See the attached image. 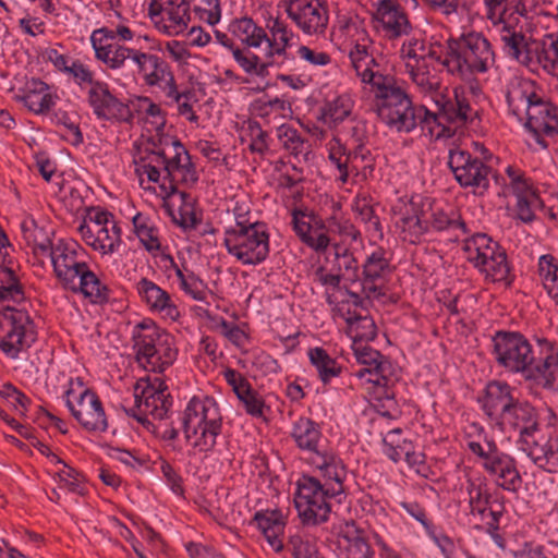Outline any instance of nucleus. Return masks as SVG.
<instances>
[{"instance_id":"nucleus-39","label":"nucleus","mask_w":558,"mask_h":558,"mask_svg":"<svg viewBox=\"0 0 558 558\" xmlns=\"http://www.w3.org/2000/svg\"><path fill=\"white\" fill-rule=\"evenodd\" d=\"M376 19L390 37H399L407 34L410 24L407 15L396 8L391 1L383 0L376 11Z\"/></svg>"},{"instance_id":"nucleus-30","label":"nucleus","mask_w":558,"mask_h":558,"mask_svg":"<svg viewBox=\"0 0 558 558\" xmlns=\"http://www.w3.org/2000/svg\"><path fill=\"white\" fill-rule=\"evenodd\" d=\"M77 231L88 246L101 254L113 253L121 243V229L117 222L107 227L82 222Z\"/></svg>"},{"instance_id":"nucleus-3","label":"nucleus","mask_w":558,"mask_h":558,"mask_svg":"<svg viewBox=\"0 0 558 558\" xmlns=\"http://www.w3.org/2000/svg\"><path fill=\"white\" fill-rule=\"evenodd\" d=\"M495 64L492 45L481 33H469L458 39H448L444 68L451 75L468 80L485 73Z\"/></svg>"},{"instance_id":"nucleus-1","label":"nucleus","mask_w":558,"mask_h":558,"mask_svg":"<svg viewBox=\"0 0 558 558\" xmlns=\"http://www.w3.org/2000/svg\"><path fill=\"white\" fill-rule=\"evenodd\" d=\"M134 163L136 173L146 174L150 182L158 183L163 173L160 189L167 198L175 195L180 184L190 187L198 181L190 154L177 140L149 141Z\"/></svg>"},{"instance_id":"nucleus-18","label":"nucleus","mask_w":558,"mask_h":558,"mask_svg":"<svg viewBox=\"0 0 558 558\" xmlns=\"http://www.w3.org/2000/svg\"><path fill=\"white\" fill-rule=\"evenodd\" d=\"M130 65L132 66V72L141 76L148 86L166 83L167 97L172 98L174 101H179L183 96L178 92L174 76L168 62L161 57L135 49Z\"/></svg>"},{"instance_id":"nucleus-15","label":"nucleus","mask_w":558,"mask_h":558,"mask_svg":"<svg viewBox=\"0 0 558 558\" xmlns=\"http://www.w3.org/2000/svg\"><path fill=\"white\" fill-rule=\"evenodd\" d=\"M313 476H303L298 482L294 497L295 508L305 524H319L328 520L330 513L329 489Z\"/></svg>"},{"instance_id":"nucleus-35","label":"nucleus","mask_w":558,"mask_h":558,"mask_svg":"<svg viewBox=\"0 0 558 558\" xmlns=\"http://www.w3.org/2000/svg\"><path fill=\"white\" fill-rule=\"evenodd\" d=\"M291 436L301 450L313 453V457H317L322 450H327L322 444L319 425L308 417H300L293 424Z\"/></svg>"},{"instance_id":"nucleus-24","label":"nucleus","mask_w":558,"mask_h":558,"mask_svg":"<svg viewBox=\"0 0 558 558\" xmlns=\"http://www.w3.org/2000/svg\"><path fill=\"white\" fill-rule=\"evenodd\" d=\"M111 28L101 27L95 29L90 35V44L95 57L110 70H119L131 59L135 49L129 48L118 41H112Z\"/></svg>"},{"instance_id":"nucleus-13","label":"nucleus","mask_w":558,"mask_h":558,"mask_svg":"<svg viewBox=\"0 0 558 558\" xmlns=\"http://www.w3.org/2000/svg\"><path fill=\"white\" fill-rule=\"evenodd\" d=\"M37 339V331L29 314L14 307L0 312V350L9 357L16 359Z\"/></svg>"},{"instance_id":"nucleus-5","label":"nucleus","mask_w":558,"mask_h":558,"mask_svg":"<svg viewBox=\"0 0 558 558\" xmlns=\"http://www.w3.org/2000/svg\"><path fill=\"white\" fill-rule=\"evenodd\" d=\"M376 113L390 129L409 133L417 124L426 125L425 107H415L409 95L397 85L391 76L390 82H384L375 88Z\"/></svg>"},{"instance_id":"nucleus-37","label":"nucleus","mask_w":558,"mask_h":558,"mask_svg":"<svg viewBox=\"0 0 558 558\" xmlns=\"http://www.w3.org/2000/svg\"><path fill=\"white\" fill-rule=\"evenodd\" d=\"M522 449L541 469L549 473L558 472V435L549 437L543 444L534 436L530 444L522 446Z\"/></svg>"},{"instance_id":"nucleus-50","label":"nucleus","mask_w":558,"mask_h":558,"mask_svg":"<svg viewBox=\"0 0 558 558\" xmlns=\"http://www.w3.org/2000/svg\"><path fill=\"white\" fill-rule=\"evenodd\" d=\"M352 338L356 340H373L377 336V328L372 317L349 315L345 318Z\"/></svg>"},{"instance_id":"nucleus-27","label":"nucleus","mask_w":558,"mask_h":558,"mask_svg":"<svg viewBox=\"0 0 558 558\" xmlns=\"http://www.w3.org/2000/svg\"><path fill=\"white\" fill-rule=\"evenodd\" d=\"M502 428L510 427L520 433V442L530 444V439L537 432V413L534 407L529 402H521L517 399L512 401L504 415L497 422Z\"/></svg>"},{"instance_id":"nucleus-56","label":"nucleus","mask_w":558,"mask_h":558,"mask_svg":"<svg viewBox=\"0 0 558 558\" xmlns=\"http://www.w3.org/2000/svg\"><path fill=\"white\" fill-rule=\"evenodd\" d=\"M538 343L542 347V354H544L541 368L543 379L550 384L558 377V349L547 339L538 340Z\"/></svg>"},{"instance_id":"nucleus-53","label":"nucleus","mask_w":558,"mask_h":558,"mask_svg":"<svg viewBox=\"0 0 558 558\" xmlns=\"http://www.w3.org/2000/svg\"><path fill=\"white\" fill-rule=\"evenodd\" d=\"M427 219L429 220V231H460L462 234L468 232L465 222L460 216H449L440 208L433 210Z\"/></svg>"},{"instance_id":"nucleus-58","label":"nucleus","mask_w":558,"mask_h":558,"mask_svg":"<svg viewBox=\"0 0 558 558\" xmlns=\"http://www.w3.org/2000/svg\"><path fill=\"white\" fill-rule=\"evenodd\" d=\"M402 430L400 428L391 429L383 439L384 452L393 462H399L404 458L408 450L412 449V442L408 440H400Z\"/></svg>"},{"instance_id":"nucleus-60","label":"nucleus","mask_w":558,"mask_h":558,"mask_svg":"<svg viewBox=\"0 0 558 558\" xmlns=\"http://www.w3.org/2000/svg\"><path fill=\"white\" fill-rule=\"evenodd\" d=\"M337 272L352 282L359 280V263L354 255L344 247L336 246L335 252Z\"/></svg>"},{"instance_id":"nucleus-51","label":"nucleus","mask_w":558,"mask_h":558,"mask_svg":"<svg viewBox=\"0 0 558 558\" xmlns=\"http://www.w3.org/2000/svg\"><path fill=\"white\" fill-rule=\"evenodd\" d=\"M329 161L339 172L338 179L342 183H347L349 177L352 175L350 167V158L348 148L339 141L335 140L329 143Z\"/></svg>"},{"instance_id":"nucleus-61","label":"nucleus","mask_w":558,"mask_h":558,"mask_svg":"<svg viewBox=\"0 0 558 558\" xmlns=\"http://www.w3.org/2000/svg\"><path fill=\"white\" fill-rule=\"evenodd\" d=\"M425 206L430 209V205L423 203L420 197H411L410 199L400 198L392 207L395 220L397 218H422L427 217Z\"/></svg>"},{"instance_id":"nucleus-8","label":"nucleus","mask_w":558,"mask_h":558,"mask_svg":"<svg viewBox=\"0 0 558 558\" xmlns=\"http://www.w3.org/2000/svg\"><path fill=\"white\" fill-rule=\"evenodd\" d=\"M227 252L243 265H258L269 255V233L265 223L235 213V225L226 229Z\"/></svg>"},{"instance_id":"nucleus-4","label":"nucleus","mask_w":558,"mask_h":558,"mask_svg":"<svg viewBox=\"0 0 558 558\" xmlns=\"http://www.w3.org/2000/svg\"><path fill=\"white\" fill-rule=\"evenodd\" d=\"M181 421L185 440L195 452L207 453L215 448L222 428V415L214 398H192Z\"/></svg>"},{"instance_id":"nucleus-21","label":"nucleus","mask_w":558,"mask_h":558,"mask_svg":"<svg viewBox=\"0 0 558 558\" xmlns=\"http://www.w3.org/2000/svg\"><path fill=\"white\" fill-rule=\"evenodd\" d=\"M73 389L66 390V407L73 417L87 432L104 433L108 428V418L105 413L102 402L97 393L88 388L84 389L74 404L70 396Z\"/></svg>"},{"instance_id":"nucleus-20","label":"nucleus","mask_w":558,"mask_h":558,"mask_svg":"<svg viewBox=\"0 0 558 558\" xmlns=\"http://www.w3.org/2000/svg\"><path fill=\"white\" fill-rule=\"evenodd\" d=\"M86 101L98 120L109 122H131L133 113L128 104L114 96L108 83L100 82L86 89Z\"/></svg>"},{"instance_id":"nucleus-38","label":"nucleus","mask_w":558,"mask_h":558,"mask_svg":"<svg viewBox=\"0 0 558 558\" xmlns=\"http://www.w3.org/2000/svg\"><path fill=\"white\" fill-rule=\"evenodd\" d=\"M73 292H81L94 304H104L109 301L110 289L104 284L87 266L75 279Z\"/></svg>"},{"instance_id":"nucleus-54","label":"nucleus","mask_w":558,"mask_h":558,"mask_svg":"<svg viewBox=\"0 0 558 558\" xmlns=\"http://www.w3.org/2000/svg\"><path fill=\"white\" fill-rule=\"evenodd\" d=\"M175 194L180 195L181 205L178 209L179 217L174 215L172 216L173 221L185 230L195 229L199 223V219L197 218L194 208L195 199L184 191L178 190Z\"/></svg>"},{"instance_id":"nucleus-29","label":"nucleus","mask_w":558,"mask_h":558,"mask_svg":"<svg viewBox=\"0 0 558 558\" xmlns=\"http://www.w3.org/2000/svg\"><path fill=\"white\" fill-rule=\"evenodd\" d=\"M337 549L339 558H373L374 555L363 530L353 520L337 526Z\"/></svg>"},{"instance_id":"nucleus-26","label":"nucleus","mask_w":558,"mask_h":558,"mask_svg":"<svg viewBox=\"0 0 558 558\" xmlns=\"http://www.w3.org/2000/svg\"><path fill=\"white\" fill-rule=\"evenodd\" d=\"M75 242L59 241L50 252V258L56 277L64 289H74L75 279L87 267L77 260Z\"/></svg>"},{"instance_id":"nucleus-62","label":"nucleus","mask_w":558,"mask_h":558,"mask_svg":"<svg viewBox=\"0 0 558 558\" xmlns=\"http://www.w3.org/2000/svg\"><path fill=\"white\" fill-rule=\"evenodd\" d=\"M356 217L364 222L369 229L376 232L381 231L379 218L375 215L373 206L365 196H356L352 205Z\"/></svg>"},{"instance_id":"nucleus-55","label":"nucleus","mask_w":558,"mask_h":558,"mask_svg":"<svg viewBox=\"0 0 558 558\" xmlns=\"http://www.w3.org/2000/svg\"><path fill=\"white\" fill-rule=\"evenodd\" d=\"M502 24L504 34L501 35V40L504 43V47L507 50L508 54L513 57L517 60H521L523 52L527 48V44L525 41V36L521 32H517L513 27L508 24L507 17H505V23Z\"/></svg>"},{"instance_id":"nucleus-9","label":"nucleus","mask_w":558,"mask_h":558,"mask_svg":"<svg viewBox=\"0 0 558 558\" xmlns=\"http://www.w3.org/2000/svg\"><path fill=\"white\" fill-rule=\"evenodd\" d=\"M493 354L497 364L527 379H543L542 361L534 355L532 344L520 332L499 330L493 337Z\"/></svg>"},{"instance_id":"nucleus-32","label":"nucleus","mask_w":558,"mask_h":558,"mask_svg":"<svg viewBox=\"0 0 558 558\" xmlns=\"http://www.w3.org/2000/svg\"><path fill=\"white\" fill-rule=\"evenodd\" d=\"M136 290L150 311L162 313L172 320L179 317V310L170 294L155 282L142 278L136 284Z\"/></svg>"},{"instance_id":"nucleus-22","label":"nucleus","mask_w":558,"mask_h":558,"mask_svg":"<svg viewBox=\"0 0 558 558\" xmlns=\"http://www.w3.org/2000/svg\"><path fill=\"white\" fill-rule=\"evenodd\" d=\"M286 12L306 35L324 34L328 21V9L320 0H287Z\"/></svg>"},{"instance_id":"nucleus-12","label":"nucleus","mask_w":558,"mask_h":558,"mask_svg":"<svg viewBox=\"0 0 558 558\" xmlns=\"http://www.w3.org/2000/svg\"><path fill=\"white\" fill-rule=\"evenodd\" d=\"M466 490L470 506L469 522L474 529L487 532L501 546L504 539L498 531L499 521L505 513L502 499L473 482H469Z\"/></svg>"},{"instance_id":"nucleus-63","label":"nucleus","mask_w":558,"mask_h":558,"mask_svg":"<svg viewBox=\"0 0 558 558\" xmlns=\"http://www.w3.org/2000/svg\"><path fill=\"white\" fill-rule=\"evenodd\" d=\"M246 135L250 138L248 148L252 153L264 155L269 149L268 133L256 121L248 120Z\"/></svg>"},{"instance_id":"nucleus-17","label":"nucleus","mask_w":558,"mask_h":558,"mask_svg":"<svg viewBox=\"0 0 558 558\" xmlns=\"http://www.w3.org/2000/svg\"><path fill=\"white\" fill-rule=\"evenodd\" d=\"M435 105L437 112H430L427 109L425 112V122L428 126L432 123L440 125L442 122H447L456 128H461L472 124L478 119V110L471 106L464 92L458 88L453 90V96L436 94Z\"/></svg>"},{"instance_id":"nucleus-28","label":"nucleus","mask_w":558,"mask_h":558,"mask_svg":"<svg viewBox=\"0 0 558 558\" xmlns=\"http://www.w3.org/2000/svg\"><path fill=\"white\" fill-rule=\"evenodd\" d=\"M292 227L299 239L308 247L319 252L329 245V236L324 231L325 226L314 214L294 208L292 210Z\"/></svg>"},{"instance_id":"nucleus-14","label":"nucleus","mask_w":558,"mask_h":558,"mask_svg":"<svg viewBox=\"0 0 558 558\" xmlns=\"http://www.w3.org/2000/svg\"><path fill=\"white\" fill-rule=\"evenodd\" d=\"M448 166L460 186L470 187L477 195L487 192L490 178L497 180V175L489 166L459 147L449 150Z\"/></svg>"},{"instance_id":"nucleus-23","label":"nucleus","mask_w":558,"mask_h":558,"mask_svg":"<svg viewBox=\"0 0 558 558\" xmlns=\"http://www.w3.org/2000/svg\"><path fill=\"white\" fill-rule=\"evenodd\" d=\"M349 58L356 75L363 83L371 84L374 88L384 82H390V75L379 72V63L374 56V46L371 38L363 34L349 52Z\"/></svg>"},{"instance_id":"nucleus-25","label":"nucleus","mask_w":558,"mask_h":558,"mask_svg":"<svg viewBox=\"0 0 558 558\" xmlns=\"http://www.w3.org/2000/svg\"><path fill=\"white\" fill-rule=\"evenodd\" d=\"M148 13L153 20L160 17L165 33L178 35L182 33L190 22V5L186 0H151Z\"/></svg>"},{"instance_id":"nucleus-64","label":"nucleus","mask_w":558,"mask_h":558,"mask_svg":"<svg viewBox=\"0 0 558 558\" xmlns=\"http://www.w3.org/2000/svg\"><path fill=\"white\" fill-rule=\"evenodd\" d=\"M293 558H325L316 543L300 535L291 536L289 542Z\"/></svg>"},{"instance_id":"nucleus-6","label":"nucleus","mask_w":558,"mask_h":558,"mask_svg":"<svg viewBox=\"0 0 558 558\" xmlns=\"http://www.w3.org/2000/svg\"><path fill=\"white\" fill-rule=\"evenodd\" d=\"M506 99L510 112L519 121H522L525 116V129L539 146L547 148L548 144L543 136H551L558 132L556 108L550 102L543 100L536 93H529L521 87L509 90Z\"/></svg>"},{"instance_id":"nucleus-36","label":"nucleus","mask_w":558,"mask_h":558,"mask_svg":"<svg viewBox=\"0 0 558 558\" xmlns=\"http://www.w3.org/2000/svg\"><path fill=\"white\" fill-rule=\"evenodd\" d=\"M254 521L265 536L269 546L276 553H280L283 549V532L286 527V521L282 513L279 510L256 512Z\"/></svg>"},{"instance_id":"nucleus-7","label":"nucleus","mask_w":558,"mask_h":558,"mask_svg":"<svg viewBox=\"0 0 558 558\" xmlns=\"http://www.w3.org/2000/svg\"><path fill=\"white\" fill-rule=\"evenodd\" d=\"M266 28L272 35V44L266 45L262 49L232 48L233 59L246 74L265 77L268 75L270 66L280 64L287 59V48L290 46L293 33L279 17H269Z\"/></svg>"},{"instance_id":"nucleus-41","label":"nucleus","mask_w":558,"mask_h":558,"mask_svg":"<svg viewBox=\"0 0 558 558\" xmlns=\"http://www.w3.org/2000/svg\"><path fill=\"white\" fill-rule=\"evenodd\" d=\"M308 359L311 364L315 367L318 378L324 385H328L333 378L339 377L342 374V365L320 347L310 349Z\"/></svg>"},{"instance_id":"nucleus-57","label":"nucleus","mask_w":558,"mask_h":558,"mask_svg":"<svg viewBox=\"0 0 558 558\" xmlns=\"http://www.w3.org/2000/svg\"><path fill=\"white\" fill-rule=\"evenodd\" d=\"M407 71L410 74L412 82L422 93L438 94L437 92L440 88V81L437 75L430 73L427 63L414 66L413 69H409Z\"/></svg>"},{"instance_id":"nucleus-31","label":"nucleus","mask_w":558,"mask_h":558,"mask_svg":"<svg viewBox=\"0 0 558 558\" xmlns=\"http://www.w3.org/2000/svg\"><path fill=\"white\" fill-rule=\"evenodd\" d=\"M312 463L325 477L326 485L331 496H338L344 492L343 482L347 478V469L341 459L331 450H322L317 457L312 458Z\"/></svg>"},{"instance_id":"nucleus-19","label":"nucleus","mask_w":558,"mask_h":558,"mask_svg":"<svg viewBox=\"0 0 558 558\" xmlns=\"http://www.w3.org/2000/svg\"><path fill=\"white\" fill-rule=\"evenodd\" d=\"M355 355L357 362L364 365L355 373V376L366 384H372L377 389H381L380 397L391 398L390 386L393 381L391 363L379 351L369 347L355 350Z\"/></svg>"},{"instance_id":"nucleus-2","label":"nucleus","mask_w":558,"mask_h":558,"mask_svg":"<svg viewBox=\"0 0 558 558\" xmlns=\"http://www.w3.org/2000/svg\"><path fill=\"white\" fill-rule=\"evenodd\" d=\"M134 403L131 408L124 407L129 416L134 417L145 428L155 433L163 440H175L179 430L171 418L172 398L165 381L159 378H141L134 386Z\"/></svg>"},{"instance_id":"nucleus-47","label":"nucleus","mask_w":558,"mask_h":558,"mask_svg":"<svg viewBox=\"0 0 558 558\" xmlns=\"http://www.w3.org/2000/svg\"><path fill=\"white\" fill-rule=\"evenodd\" d=\"M352 175L366 178L374 169V159L364 144L348 148Z\"/></svg>"},{"instance_id":"nucleus-34","label":"nucleus","mask_w":558,"mask_h":558,"mask_svg":"<svg viewBox=\"0 0 558 558\" xmlns=\"http://www.w3.org/2000/svg\"><path fill=\"white\" fill-rule=\"evenodd\" d=\"M228 29L244 45L243 47L262 49L264 46L272 44V35L248 16L232 20Z\"/></svg>"},{"instance_id":"nucleus-16","label":"nucleus","mask_w":558,"mask_h":558,"mask_svg":"<svg viewBox=\"0 0 558 558\" xmlns=\"http://www.w3.org/2000/svg\"><path fill=\"white\" fill-rule=\"evenodd\" d=\"M468 447L472 453L482 459L485 471L497 476L499 486L509 492L519 490L522 478L512 457L501 452L494 441H485L484 445L470 441Z\"/></svg>"},{"instance_id":"nucleus-46","label":"nucleus","mask_w":558,"mask_h":558,"mask_svg":"<svg viewBox=\"0 0 558 558\" xmlns=\"http://www.w3.org/2000/svg\"><path fill=\"white\" fill-rule=\"evenodd\" d=\"M289 109L287 101L278 97L267 99L266 97L254 100L251 106L252 113L268 121L283 118Z\"/></svg>"},{"instance_id":"nucleus-42","label":"nucleus","mask_w":558,"mask_h":558,"mask_svg":"<svg viewBox=\"0 0 558 558\" xmlns=\"http://www.w3.org/2000/svg\"><path fill=\"white\" fill-rule=\"evenodd\" d=\"M133 228L140 242L148 252L159 251L161 247L158 229L148 216L137 213L133 219Z\"/></svg>"},{"instance_id":"nucleus-59","label":"nucleus","mask_w":558,"mask_h":558,"mask_svg":"<svg viewBox=\"0 0 558 558\" xmlns=\"http://www.w3.org/2000/svg\"><path fill=\"white\" fill-rule=\"evenodd\" d=\"M390 272L389 260L381 248L376 250L367 256L363 264V277L369 279H381Z\"/></svg>"},{"instance_id":"nucleus-43","label":"nucleus","mask_w":558,"mask_h":558,"mask_svg":"<svg viewBox=\"0 0 558 558\" xmlns=\"http://www.w3.org/2000/svg\"><path fill=\"white\" fill-rule=\"evenodd\" d=\"M535 54L546 71H555L558 66V33L545 35L542 41L536 44Z\"/></svg>"},{"instance_id":"nucleus-44","label":"nucleus","mask_w":558,"mask_h":558,"mask_svg":"<svg viewBox=\"0 0 558 558\" xmlns=\"http://www.w3.org/2000/svg\"><path fill=\"white\" fill-rule=\"evenodd\" d=\"M395 227L403 241L416 243L423 234L429 231V220L427 217L397 218Z\"/></svg>"},{"instance_id":"nucleus-33","label":"nucleus","mask_w":558,"mask_h":558,"mask_svg":"<svg viewBox=\"0 0 558 558\" xmlns=\"http://www.w3.org/2000/svg\"><path fill=\"white\" fill-rule=\"evenodd\" d=\"M514 400L511 387L501 381H490L485 388V396L481 400L485 414L496 423Z\"/></svg>"},{"instance_id":"nucleus-48","label":"nucleus","mask_w":558,"mask_h":558,"mask_svg":"<svg viewBox=\"0 0 558 558\" xmlns=\"http://www.w3.org/2000/svg\"><path fill=\"white\" fill-rule=\"evenodd\" d=\"M425 40L411 37L403 41L400 49V57L404 62L405 69L425 64Z\"/></svg>"},{"instance_id":"nucleus-11","label":"nucleus","mask_w":558,"mask_h":558,"mask_svg":"<svg viewBox=\"0 0 558 558\" xmlns=\"http://www.w3.org/2000/svg\"><path fill=\"white\" fill-rule=\"evenodd\" d=\"M465 258L472 263L486 279L493 282L511 283L510 267L506 251L486 234H476L463 244Z\"/></svg>"},{"instance_id":"nucleus-52","label":"nucleus","mask_w":558,"mask_h":558,"mask_svg":"<svg viewBox=\"0 0 558 558\" xmlns=\"http://www.w3.org/2000/svg\"><path fill=\"white\" fill-rule=\"evenodd\" d=\"M278 140L283 148L290 151L291 155L298 157L307 154L306 141L301 134L291 125L282 124L277 131Z\"/></svg>"},{"instance_id":"nucleus-45","label":"nucleus","mask_w":558,"mask_h":558,"mask_svg":"<svg viewBox=\"0 0 558 558\" xmlns=\"http://www.w3.org/2000/svg\"><path fill=\"white\" fill-rule=\"evenodd\" d=\"M538 271L544 289L558 304V263L554 256L547 254L539 257Z\"/></svg>"},{"instance_id":"nucleus-49","label":"nucleus","mask_w":558,"mask_h":558,"mask_svg":"<svg viewBox=\"0 0 558 558\" xmlns=\"http://www.w3.org/2000/svg\"><path fill=\"white\" fill-rule=\"evenodd\" d=\"M352 100L348 95L337 96L326 102L323 109V119L326 123H339L348 118L352 111Z\"/></svg>"},{"instance_id":"nucleus-10","label":"nucleus","mask_w":558,"mask_h":558,"mask_svg":"<svg viewBox=\"0 0 558 558\" xmlns=\"http://www.w3.org/2000/svg\"><path fill=\"white\" fill-rule=\"evenodd\" d=\"M132 340L135 359L147 372L162 373L177 359V351L171 348V337L150 319L135 325Z\"/></svg>"},{"instance_id":"nucleus-40","label":"nucleus","mask_w":558,"mask_h":558,"mask_svg":"<svg viewBox=\"0 0 558 558\" xmlns=\"http://www.w3.org/2000/svg\"><path fill=\"white\" fill-rule=\"evenodd\" d=\"M17 98L34 113H44L53 105L52 96L48 92V85L40 80H32L26 83L24 94Z\"/></svg>"}]
</instances>
